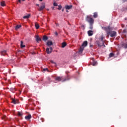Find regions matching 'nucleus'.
Returning <instances> with one entry per match:
<instances>
[{"label": "nucleus", "mask_w": 127, "mask_h": 127, "mask_svg": "<svg viewBox=\"0 0 127 127\" xmlns=\"http://www.w3.org/2000/svg\"><path fill=\"white\" fill-rule=\"evenodd\" d=\"M126 32H127V30L126 29H124L123 30V33H126Z\"/></svg>", "instance_id": "4c0bfd02"}, {"label": "nucleus", "mask_w": 127, "mask_h": 127, "mask_svg": "<svg viewBox=\"0 0 127 127\" xmlns=\"http://www.w3.org/2000/svg\"><path fill=\"white\" fill-rule=\"evenodd\" d=\"M115 56V54L113 53H111L109 55V57L111 58V57H114V56Z\"/></svg>", "instance_id": "c85d7f7f"}, {"label": "nucleus", "mask_w": 127, "mask_h": 127, "mask_svg": "<svg viewBox=\"0 0 127 127\" xmlns=\"http://www.w3.org/2000/svg\"><path fill=\"white\" fill-rule=\"evenodd\" d=\"M96 44L98 45V47H102V46H104V47H106V46L104 44V41H96Z\"/></svg>", "instance_id": "20e7f679"}, {"label": "nucleus", "mask_w": 127, "mask_h": 127, "mask_svg": "<svg viewBox=\"0 0 127 127\" xmlns=\"http://www.w3.org/2000/svg\"><path fill=\"white\" fill-rule=\"evenodd\" d=\"M125 20H127V18H125Z\"/></svg>", "instance_id": "a18cd8bd"}, {"label": "nucleus", "mask_w": 127, "mask_h": 127, "mask_svg": "<svg viewBox=\"0 0 127 127\" xmlns=\"http://www.w3.org/2000/svg\"><path fill=\"white\" fill-rule=\"evenodd\" d=\"M10 91H11V92H12L13 93L14 92V91H15V88H10Z\"/></svg>", "instance_id": "cd10ccee"}, {"label": "nucleus", "mask_w": 127, "mask_h": 127, "mask_svg": "<svg viewBox=\"0 0 127 127\" xmlns=\"http://www.w3.org/2000/svg\"><path fill=\"white\" fill-rule=\"evenodd\" d=\"M43 0H39L40 1H42Z\"/></svg>", "instance_id": "49530a36"}, {"label": "nucleus", "mask_w": 127, "mask_h": 127, "mask_svg": "<svg viewBox=\"0 0 127 127\" xmlns=\"http://www.w3.org/2000/svg\"><path fill=\"white\" fill-rule=\"evenodd\" d=\"M93 17L94 18H97V17H98V12H95L93 13Z\"/></svg>", "instance_id": "2eb2a0df"}, {"label": "nucleus", "mask_w": 127, "mask_h": 127, "mask_svg": "<svg viewBox=\"0 0 127 127\" xmlns=\"http://www.w3.org/2000/svg\"><path fill=\"white\" fill-rule=\"evenodd\" d=\"M36 40L37 42H39V41H41V38L39 37V36H37L36 37Z\"/></svg>", "instance_id": "1a4fd4ad"}, {"label": "nucleus", "mask_w": 127, "mask_h": 127, "mask_svg": "<svg viewBox=\"0 0 127 127\" xmlns=\"http://www.w3.org/2000/svg\"><path fill=\"white\" fill-rule=\"evenodd\" d=\"M122 46H124V48H127V43H123L122 44Z\"/></svg>", "instance_id": "a878e982"}, {"label": "nucleus", "mask_w": 127, "mask_h": 127, "mask_svg": "<svg viewBox=\"0 0 127 127\" xmlns=\"http://www.w3.org/2000/svg\"><path fill=\"white\" fill-rule=\"evenodd\" d=\"M17 115H18V116L19 117H22V116L23 114H22V112H18Z\"/></svg>", "instance_id": "393cba45"}, {"label": "nucleus", "mask_w": 127, "mask_h": 127, "mask_svg": "<svg viewBox=\"0 0 127 127\" xmlns=\"http://www.w3.org/2000/svg\"><path fill=\"white\" fill-rule=\"evenodd\" d=\"M50 51H51V52H52V51L53 50V49L52 48V47L50 48Z\"/></svg>", "instance_id": "e433bc0d"}, {"label": "nucleus", "mask_w": 127, "mask_h": 127, "mask_svg": "<svg viewBox=\"0 0 127 127\" xmlns=\"http://www.w3.org/2000/svg\"><path fill=\"white\" fill-rule=\"evenodd\" d=\"M51 63H53V64H55L56 65V63L54 62L53 61H51Z\"/></svg>", "instance_id": "72a5a7b5"}, {"label": "nucleus", "mask_w": 127, "mask_h": 127, "mask_svg": "<svg viewBox=\"0 0 127 127\" xmlns=\"http://www.w3.org/2000/svg\"><path fill=\"white\" fill-rule=\"evenodd\" d=\"M90 25L89 27L90 29H93V25Z\"/></svg>", "instance_id": "f704fd0d"}, {"label": "nucleus", "mask_w": 127, "mask_h": 127, "mask_svg": "<svg viewBox=\"0 0 127 127\" xmlns=\"http://www.w3.org/2000/svg\"><path fill=\"white\" fill-rule=\"evenodd\" d=\"M59 26V25H58V24H57V26Z\"/></svg>", "instance_id": "de8ad7c7"}, {"label": "nucleus", "mask_w": 127, "mask_h": 127, "mask_svg": "<svg viewBox=\"0 0 127 127\" xmlns=\"http://www.w3.org/2000/svg\"><path fill=\"white\" fill-rule=\"evenodd\" d=\"M66 12H69V11H68V10H66Z\"/></svg>", "instance_id": "37998d69"}, {"label": "nucleus", "mask_w": 127, "mask_h": 127, "mask_svg": "<svg viewBox=\"0 0 127 127\" xmlns=\"http://www.w3.org/2000/svg\"><path fill=\"white\" fill-rule=\"evenodd\" d=\"M105 29L107 34H110L111 37H116L117 36V32L115 31H111V27H106Z\"/></svg>", "instance_id": "f257e3e1"}, {"label": "nucleus", "mask_w": 127, "mask_h": 127, "mask_svg": "<svg viewBox=\"0 0 127 127\" xmlns=\"http://www.w3.org/2000/svg\"><path fill=\"white\" fill-rule=\"evenodd\" d=\"M97 64H98V63H97V62L93 60V63H92V65L93 66H96V65H97Z\"/></svg>", "instance_id": "4be33fe9"}, {"label": "nucleus", "mask_w": 127, "mask_h": 127, "mask_svg": "<svg viewBox=\"0 0 127 127\" xmlns=\"http://www.w3.org/2000/svg\"><path fill=\"white\" fill-rule=\"evenodd\" d=\"M84 47H80L79 51H78V53L79 54H82L83 53V51H84Z\"/></svg>", "instance_id": "423d86ee"}, {"label": "nucleus", "mask_w": 127, "mask_h": 127, "mask_svg": "<svg viewBox=\"0 0 127 127\" xmlns=\"http://www.w3.org/2000/svg\"><path fill=\"white\" fill-rule=\"evenodd\" d=\"M66 46H67V44L65 42L62 43V48H64Z\"/></svg>", "instance_id": "dca6fc26"}, {"label": "nucleus", "mask_w": 127, "mask_h": 127, "mask_svg": "<svg viewBox=\"0 0 127 127\" xmlns=\"http://www.w3.org/2000/svg\"><path fill=\"white\" fill-rule=\"evenodd\" d=\"M123 2H126V1H127V0H122Z\"/></svg>", "instance_id": "58836bf2"}, {"label": "nucleus", "mask_w": 127, "mask_h": 127, "mask_svg": "<svg viewBox=\"0 0 127 127\" xmlns=\"http://www.w3.org/2000/svg\"><path fill=\"white\" fill-rule=\"evenodd\" d=\"M23 1H24V0H22Z\"/></svg>", "instance_id": "8fccbe9b"}, {"label": "nucleus", "mask_w": 127, "mask_h": 127, "mask_svg": "<svg viewBox=\"0 0 127 127\" xmlns=\"http://www.w3.org/2000/svg\"><path fill=\"white\" fill-rule=\"evenodd\" d=\"M55 34H56V35H58V33H57V32H56Z\"/></svg>", "instance_id": "a19ab883"}, {"label": "nucleus", "mask_w": 127, "mask_h": 127, "mask_svg": "<svg viewBox=\"0 0 127 127\" xmlns=\"http://www.w3.org/2000/svg\"><path fill=\"white\" fill-rule=\"evenodd\" d=\"M88 45V42L87 41H85L83 42V44H82L81 47H86Z\"/></svg>", "instance_id": "0eeeda50"}, {"label": "nucleus", "mask_w": 127, "mask_h": 127, "mask_svg": "<svg viewBox=\"0 0 127 127\" xmlns=\"http://www.w3.org/2000/svg\"><path fill=\"white\" fill-rule=\"evenodd\" d=\"M12 103L13 104H17V100L13 99L12 100Z\"/></svg>", "instance_id": "b1692460"}, {"label": "nucleus", "mask_w": 127, "mask_h": 127, "mask_svg": "<svg viewBox=\"0 0 127 127\" xmlns=\"http://www.w3.org/2000/svg\"><path fill=\"white\" fill-rule=\"evenodd\" d=\"M37 5H38H38H39V4H37Z\"/></svg>", "instance_id": "3c124183"}, {"label": "nucleus", "mask_w": 127, "mask_h": 127, "mask_svg": "<svg viewBox=\"0 0 127 127\" xmlns=\"http://www.w3.org/2000/svg\"><path fill=\"white\" fill-rule=\"evenodd\" d=\"M44 8H45V3H43L42 5L40 6L39 8H38V10H39V11H42Z\"/></svg>", "instance_id": "39448f33"}, {"label": "nucleus", "mask_w": 127, "mask_h": 127, "mask_svg": "<svg viewBox=\"0 0 127 127\" xmlns=\"http://www.w3.org/2000/svg\"><path fill=\"white\" fill-rule=\"evenodd\" d=\"M62 11H64V9H62Z\"/></svg>", "instance_id": "79ce46f5"}, {"label": "nucleus", "mask_w": 127, "mask_h": 127, "mask_svg": "<svg viewBox=\"0 0 127 127\" xmlns=\"http://www.w3.org/2000/svg\"><path fill=\"white\" fill-rule=\"evenodd\" d=\"M30 17V14H28L27 15L24 16L23 17V18H24V19H26V18H29Z\"/></svg>", "instance_id": "f3484780"}, {"label": "nucleus", "mask_w": 127, "mask_h": 127, "mask_svg": "<svg viewBox=\"0 0 127 127\" xmlns=\"http://www.w3.org/2000/svg\"><path fill=\"white\" fill-rule=\"evenodd\" d=\"M48 40V37H47V36H43V40H44V41H46V40Z\"/></svg>", "instance_id": "f8f14e48"}, {"label": "nucleus", "mask_w": 127, "mask_h": 127, "mask_svg": "<svg viewBox=\"0 0 127 127\" xmlns=\"http://www.w3.org/2000/svg\"><path fill=\"white\" fill-rule=\"evenodd\" d=\"M53 45V43L52 42V41H48L47 43V45H48V46H51V45Z\"/></svg>", "instance_id": "9b49d317"}, {"label": "nucleus", "mask_w": 127, "mask_h": 127, "mask_svg": "<svg viewBox=\"0 0 127 127\" xmlns=\"http://www.w3.org/2000/svg\"><path fill=\"white\" fill-rule=\"evenodd\" d=\"M47 79L49 83H50L51 82V78H50L49 77H47Z\"/></svg>", "instance_id": "7c9ffc66"}, {"label": "nucleus", "mask_w": 127, "mask_h": 127, "mask_svg": "<svg viewBox=\"0 0 127 127\" xmlns=\"http://www.w3.org/2000/svg\"><path fill=\"white\" fill-rule=\"evenodd\" d=\"M0 5H1V6H5V2H4V1H1Z\"/></svg>", "instance_id": "5701e85b"}, {"label": "nucleus", "mask_w": 127, "mask_h": 127, "mask_svg": "<svg viewBox=\"0 0 127 127\" xmlns=\"http://www.w3.org/2000/svg\"><path fill=\"white\" fill-rule=\"evenodd\" d=\"M43 71H44L45 72V71H48V68H44Z\"/></svg>", "instance_id": "c9c22d12"}, {"label": "nucleus", "mask_w": 127, "mask_h": 127, "mask_svg": "<svg viewBox=\"0 0 127 127\" xmlns=\"http://www.w3.org/2000/svg\"><path fill=\"white\" fill-rule=\"evenodd\" d=\"M52 9H54V7H52Z\"/></svg>", "instance_id": "09e8293b"}, {"label": "nucleus", "mask_w": 127, "mask_h": 127, "mask_svg": "<svg viewBox=\"0 0 127 127\" xmlns=\"http://www.w3.org/2000/svg\"><path fill=\"white\" fill-rule=\"evenodd\" d=\"M18 1L20 3H21V0H18Z\"/></svg>", "instance_id": "ea45409f"}, {"label": "nucleus", "mask_w": 127, "mask_h": 127, "mask_svg": "<svg viewBox=\"0 0 127 127\" xmlns=\"http://www.w3.org/2000/svg\"><path fill=\"white\" fill-rule=\"evenodd\" d=\"M56 81H58V82H66V81H68L70 80V77L69 75H67L66 77L64 76H57L55 78Z\"/></svg>", "instance_id": "f03ea898"}, {"label": "nucleus", "mask_w": 127, "mask_h": 127, "mask_svg": "<svg viewBox=\"0 0 127 127\" xmlns=\"http://www.w3.org/2000/svg\"><path fill=\"white\" fill-rule=\"evenodd\" d=\"M88 34L89 36H92V35H93V31L92 30L88 31Z\"/></svg>", "instance_id": "4468645a"}, {"label": "nucleus", "mask_w": 127, "mask_h": 127, "mask_svg": "<svg viewBox=\"0 0 127 127\" xmlns=\"http://www.w3.org/2000/svg\"><path fill=\"white\" fill-rule=\"evenodd\" d=\"M104 36H102L101 37V41H103V40H104Z\"/></svg>", "instance_id": "473e14b6"}, {"label": "nucleus", "mask_w": 127, "mask_h": 127, "mask_svg": "<svg viewBox=\"0 0 127 127\" xmlns=\"http://www.w3.org/2000/svg\"><path fill=\"white\" fill-rule=\"evenodd\" d=\"M7 119V118H6V116H4L2 117V120H4V121H6Z\"/></svg>", "instance_id": "c756f323"}, {"label": "nucleus", "mask_w": 127, "mask_h": 127, "mask_svg": "<svg viewBox=\"0 0 127 127\" xmlns=\"http://www.w3.org/2000/svg\"><path fill=\"white\" fill-rule=\"evenodd\" d=\"M53 4H54V6H57L58 5L57 3H56V2H54Z\"/></svg>", "instance_id": "2f4dec72"}, {"label": "nucleus", "mask_w": 127, "mask_h": 127, "mask_svg": "<svg viewBox=\"0 0 127 127\" xmlns=\"http://www.w3.org/2000/svg\"><path fill=\"white\" fill-rule=\"evenodd\" d=\"M20 27H21V25H16V27H15L16 30H17V29H19V28H20Z\"/></svg>", "instance_id": "aec40b11"}, {"label": "nucleus", "mask_w": 127, "mask_h": 127, "mask_svg": "<svg viewBox=\"0 0 127 127\" xmlns=\"http://www.w3.org/2000/svg\"><path fill=\"white\" fill-rule=\"evenodd\" d=\"M47 10H48V11H49V9H47Z\"/></svg>", "instance_id": "c03bdc74"}, {"label": "nucleus", "mask_w": 127, "mask_h": 127, "mask_svg": "<svg viewBox=\"0 0 127 127\" xmlns=\"http://www.w3.org/2000/svg\"><path fill=\"white\" fill-rule=\"evenodd\" d=\"M50 49L49 48H47L46 49V52H47V54H50L51 53V51H50Z\"/></svg>", "instance_id": "6ab92c4d"}, {"label": "nucleus", "mask_w": 127, "mask_h": 127, "mask_svg": "<svg viewBox=\"0 0 127 127\" xmlns=\"http://www.w3.org/2000/svg\"><path fill=\"white\" fill-rule=\"evenodd\" d=\"M72 5H65V9H71V8H72Z\"/></svg>", "instance_id": "6e6552de"}, {"label": "nucleus", "mask_w": 127, "mask_h": 127, "mask_svg": "<svg viewBox=\"0 0 127 127\" xmlns=\"http://www.w3.org/2000/svg\"><path fill=\"white\" fill-rule=\"evenodd\" d=\"M21 48H23L25 47V45H23V42L22 41H21V44H20Z\"/></svg>", "instance_id": "412c9836"}, {"label": "nucleus", "mask_w": 127, "mask_h": 127, "mask_svg": "<svg viewBox=\"0 0 127 127\" xmlns=\"http://www.w3.org/2000/svg\"><path fill=\"white\" fill-rule=\"evenodd\" d=\"M59 7L58 8V9L59 10H61V9H62V6L61 5V4H60L58 5Z\"/></svg>", "instance_id": "bb28decb"}, {"label": "nucleus", "mask_w": 127, "mask_h": 127, "mask_svg": "<svg viewBox=\"0 0 127 127\" xmlns=\"http://www.w3.org/2000/svg\"><path fill=\"white\" fill-rule=\"evenodd\" d=\"M25 120H30V119H31V115H28V116H25Z\"/></svg>", "instance_id": "ddd939ff"}, {"label": "nucleus", "mask_w": 127, "mask_h": 127, "mask_svg": "<svg viewBox=\"0 0 127 127\" xmlns=\"http://www.w3.org/2000/svg\"><path fill=\"white\" fill-rule=\"evenodd\" d=\"M86 20L89 23L90 25H93L94 24V20L91 16H87Z\"/></svg>", "instance_id": "7ed1b4c3"}, {"label": "nucleus", "mask_w": 127, "mask_h": 127, "mask_svg": "<svg viewBox=\"0 0 127 127\" xmlns=\"http://www.w3.org/2000/svg\"><path fill=\"white\" fill-rule=\"evenodd\" d=\"M35 26L36 29H38V28H39L40 27L39 24L36 22L35 24Z\"/></svg>", "instance_id": "a211bd4d"}, {"label": "nucleus", "mask_w": 127, "mask_h": 127, "mask_svg": "<svg viewBox=\"0 0 127 127\" xmlns=\"http://www.w3.org/2000/svg\"><path fill=\"white\" fill-rule=\"evenodd\" d=\"M1 55H2V56H4V55H6V51H1Z\"/></svg>", "instance_id": "9d476101"}]
</instances>
